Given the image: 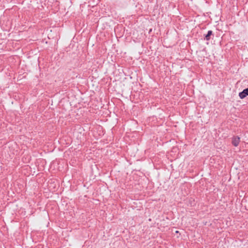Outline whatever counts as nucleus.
<instances>
[{"label": "nucleus", "instance_id": "f257e3e1", "mask_svg": "<svg viewBox=\"0 0 248 248\" xmlns=\"http://www.w3.org/2000/svg\"><path fill=\"white\" fill-rule=\"evenodd\" d=\"M240 141V138L238 136H233L232 138V143L235 146L237 147L238 146Z\"/></svg>", "mask_w": 248, "mask_h": 248}, {"label": "nucleus", "instance_id": "7ed1b4c3", "mask_svg": "<svg viewBox=\"0 0 248 248\" xmlns=\"http://www.w3.org/2000/svg\"><path fill=\"white\" fill-rule=\"evenodd\" d=\"M213 34V31H208L207 34L205 35L204 39L206 41H209L210 39V36Z\"/></svg>", "mask_w": 248, "mask_h": 248}, {"label": "nucleus", "instance_id": "f03ea898", "mask_svg": "<svg viewBox=\"0 0 248 248\" xmlns=\"http://www.w3.org/2000/svg\"><path fill=\"white\" fill-rule=\"evenodd\" d=\"M239 96L241 99H244L247 96H248V87L239 93Z\"/></svg>", "mask_w": 248, "mask_h": 248}]
</instances>
